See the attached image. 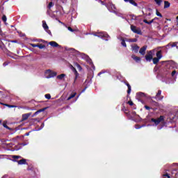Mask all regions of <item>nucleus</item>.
Wrapping results in <instances>:
<instances>
[{
  "mask_svg": "<svg viewBox=\"0 0 178 178\" xmlns=\"http://www.w3.org/2000/svg\"><path fill=\"white\" fill-rule=\"evenodd\" d=\"M42 126H44V123L42 124Z\"/></svg>",
  "mask_w": 178,
  "mask_h": 178,
  "instance_id": "nucleus-60",
  "label": "nucleus"
},
{
  "mask_svg": "<svg viewBox=\"0 0 178 178\" xmlns=\"http://www.w3.org/2000/svg\"><path fill=\"white\" fill-rule=\"evenodd\" d=\"M128 2H129V3L134 6H138V4H137L134 0H128Z\"/></svg>",
  "mask_w": 178,
  "mask_h": 178,
  "instance_id": "nucleus-30",
  "label": "nucleus"
},
{
  "mask_svg": "<svg viewBox=\"0 0 178 178\" xmlns=\"http://www.w3.org/2000/svg\"><path fill=\"white\" fill-rule=\"evenodd\" d=\"M2 92L1 91H0V94Z\"/></svg>",
  "mask_w": 178,
  "mask_h": 178,
  "instance_id": "nucleus-64",
  "label": "nucleus"
},
{
  "mask_svg": "<svg viewBox=\"0 0 178 178\" xmlns=\"http://www.w3.org/2000/svg\"><path fill=\"white\" fill-rule=\"evenodd\" d=\"M121 45L124 47V48L127 47V44H126V40L123 38H121Z\"/></svg>",
  "mask_w": 178,
  "mask_h": 178,
  "instance_id": "nucleus-23",
  "label": "nucleus"
},
{
  "mask_svg": "<svg viewBox=\"0 0 178 178\" xmlns=\"http://www.w3.org/2000/svg\"><path fill=\"white\" fill-rule=\"evenodd\" d=\"M101 74H102V72H99V73L98 74V76H101Z\"/></svg>",
  "mask_w": 178,
  "mask_h": 178,
  "instance_id": "nucleus-53",
  "label": "nucleus"
},
{
  "mask_svg": "<svg viewBox=\"0 0 178 178\" xmlns=\"http://www.w3.org/2000/svg\"><path fill=\"white\" fill-rule=\"evenodd\" d=\"M44 97H45V98H46L47 99H51V95H50V94H46V95H44Z\"/></svg>",
  "mask_w": 178,
  "mask_h": 178,
  "instance_id": "nucleus-42",
  "label": "nucleus"
},
{
  "mask_svg": "<svg viewBox=\"0 0 178 178\" xmlns=\"http://www.w3.org/2000/svg\"><path fill=\"white\" fill-rule=\"evenodd\" d=\"M168 8H170V3L168 1H164V9H168Z\"/></svg>",
  "mask_w": 178,
  "mask_h": 178,
  "instance_id": "nucleus-21",
  "label": "nucleus"
},
{
  "mask_svg": "<svg viewBox=\"0 0 178 178\" xmlns=\"http://www.w3.org/2000/svg\"><path fill=\"white\" fill-rule=\"evenodd\" d=\"M48 33H51V31H49V32Z\"/></svg>",
  "mask_w": 178,
  "mask_h": 178,
  "instance_id": "nucleus-62",
  "label": "nucleus"
},
{
  "mask_svg": "<svg viewBox=\"0 0 178 178\" xmlns=\"http://www.w3.org/2000/svg\"><path fill=\"white\" fill-rule=\"evenodd\" d=\"M99 2H100V3H102V5H104L106 6V5H108V4L105 3L102 0H99Z\"/></svg>",
  "mask_w": 178,
  "mask_h": 178,
  "instance_id": "nucleus-48",
  "label": "nucleus"
},
{
  "mask_svg": "<svg viewBox=\"0 0 178 178\" xmlns=\"http://www.w3.org/2000/svg\"><path fill=\"white\" fill-rule=\"evenodd\" d=\"M24 136H30V132H27L24 134Z\"/></svg>",
  "mask_w": 178,
  "mask_h": 178,
  "instance_id": "nucleus-50",
  "label": "nucleus"
},
{
  "mask_svg": "<svg viewBox=\"0 0 178 178\" xmlns=\"http://www.w3.org/2000/svg\"><path fill=\"white\" fill-rule=\"evenodd\" d=\"M76 92H72L71 93V95H70V97L67 99V101H70V99H72V98H74L76 95Z\"/></svg>",
  "mask_w": 178,
  "mask_h": 178,
  "instance_id": "nucleus-26",
  "label": "nucleus"
},
{
  "mask_svg": "<svg viewBox=\"0 0 178 178\" xmlns=\"http://www.w3.org/2000/svg\"><path fill=\"white\" fill-rule=\"evenodd\" d=\"M162 94V90H159L158 92L156 93V96L154 97L155 99H157L158 101H161V99H163V96H161Z\"/></svg>",
  "mask_w": 178,
  "mask_h": 178,
  "instance_id": "nucleus-8",
  "label": "nucleus"
},
{
  "mask_svg": "<svg viewBox=\"0 0 178 178\" xmlns=\"http://www.w3.org/2000/svg\"><path fill=\"white\" fill-rule=\"evenodd\" d=\"M152 60H153L154 65H158V63H159L160 59L155 57V58H153Z\"/></svg>",
  "mask_w": 178,
  "mask_h": 178,
  "instance_id": "nucleus-25",
  "label": "nucleus"
},
{
  "mask_svg": "<svg viewBox=\"0 0 178 178\" xmlns=\"http://www.w3.org/2000/svg\"><path fill=\"white\" fill-rule=\"evenodd\" d=\"M132 59H134V60H135V62H136V63H140V62H141V58L133 54L131 56Z\"/></svg>",
  "mask_w": 178,
  "mask_h": 178,
  "instance_id": "nucleus-15",
  "label": "nucleus"
},
{
  "mask_svg": "<svg viewBox=\"0 0 178 178\" xmlns=\"http://www.w3.org/2000/svg\"><path fill=\"white\" fill-rule=\"evenodd\" d=\"M158 17H155L154 19H153V20H157Z\"/></svg>",
  "mask_w": 178,
  "mask_h": 178,
  "instance_id": "nucleus-54",
  "label": "nucleus"
},
{
  "mask_svg": "<svg viewBox=\"0 0 178 178\" xmlns=\"http://www.w3.org/2000/svg\"><path fill=\"white\" fill-rule=\"evenodd\" d=\"M2 124V120H0V124Z\"/></svg>",
  "mask_w": 178,
  "mask_h": 178,
  "instance_id": "nucleus-58",
  "label": "nucleus"
},
{
  "mask_svg": "<svg viewBox=\"0 0 178 178\" xmlns=\"http://www.w3.org/2000/svg\"><path fill=\"white\" fill-rule=\"evenodd\" d=\"M0 48H2V46H1V45H0Z\"/></svg>",
  "mask_w": 178,
  "mask_h": 178,
  "instance_id": "nucleus-61",
  "label": "nucleus"
},
{
  "mask_svg": "<svg viewBox=\"0 0 178 178\" xmlns=\"http://www.w3.org/2000/svg\"><path fill=\"white\" fill-rule=\"evenodd\" d=\"M30 45L31 47H33V48H37V47L38 48V44L31 43Z\"/></svg>",
  "mask_w": 178,
  "mask_h": 178,
  "instance_id": "nucleus-43",
  "label": "nucleus"
},
{
  "mask_svg": "<svg viewBox=\"0 0 178 178\" xmlns=\"http://www.w3.org/2000/svg\"><path fill=\"white\" fill-rule=\"evenodd\" d=\"M127 104H129L130 106H133V105H134V103H133V102H131V101H129V102H127Z\"/></svg>",
  "mask_w": 178,
  "mask_h": 178,
  "instance_id": "nucleus-47",
  "label": "nucleus"
},
{
  "mask_svg": "<svg viewBox=\"0 0 178 178\" xmlns=\"http://www.w3.org/2000/svg\"><path fill=\"white\" fill-rule=\"evenodd\" d=\"M17 163H18V165H26V159H22L19 161H17Z\"/></svg>",
  "mask_w": 178,
  "mask_h": 178,
  "instance_id": "nucleus-19",
  "label": "nucleus"
},
{
  "mask_svg": "<svg viewBox=\"0 0 178 178\" xmlns=\"http://www.w3.org/2000/svg\"><path fill=\"white\" fill-rule=\"evenodd\" d=\"M131 20H137V16L134 15H131Z\"/></svg>",
  "mask_w": 178,
  "mask_h": 178,
  "instance_id": "nucleus-36",
  "label": "nucleus"
},
{
  "mask_svg": "<svg viewBox=\"0 0 178 178\" xmlns=\"http://www.w3.org/2000/svg\"><path fill=\"white\" fill-rule=\"evenodd\" d=\"M74 66L77 67L79 72H81L83 70V67H81V65H80V64H79V63H75Z\"/></svg>",
  "mask_w": 178,
  "mask_h": 178,
  "instance_id": "nucleus-20",
  "label": "nucleus"
},
{
  "mask_svg": "<svg viewBox=\"0 0 178 178\" xmlns=\"http://www.w3.org/2000/svg\"><path fill=\"white\" fill-rule=\"evenodd\" d=\"M2 21L6 23V20H8V18H6V15H3L1 18Z\"/></svg>",
  "mask_w": 178,
  "mask_h": 178,
  "instance_id": "nucleus-40",
  "label": "nucleus"
},
{
  "mask_svg": "<svg viewBox=\"0 0 178 178\" xmlns=\"http://www.w3.org/2000/svg\"><path fill=\"white\" fill-rule=\"evenodd\" d=\"M176 73H177V72L176 70H173L171 73L172 77H175V74H176Z\"/></svg>",
  "mask_w": 178,
  "mask_h": 178,
  "instance_id": "nucleus-45",
  "label": "nucleus"
},
{
  "mask_svg": "<svg viewBox=\"0 0 178 178\" xmlns=\"http://www.w3.org/2000/svg\"><path fill=\"white\" fill-rule=\"evenodd\" d=\"M65 76H66V74H61L57 76V79H58V80H63Z\"/></svg>",
  "mask_w": 178,
  "mask_h": 178,
  "instance_id": "nucleus-28",
  "label": "nucleus"
},
{
  "mask_svg": "<svg viewBox=\"0 0 178 178\" xmlns=\"http://www.w3.org/2000/svg\"><path fill=\"white\" fill-rule=\"evenodd\" d=\"M0 104H1V105H3V103H2V102H0Z\"/></svg>",
  "mask_w": 178,
  "mask_h": 178,
  "instance_id": "nucleus-57",
  "label": "nucleus"
},
{
  "mask_svg": "<svg viewBox=\"0 0 178 178\" xmlns=\"http://www.w3.org/2000/svg\"><path fill=\"white\" fill-rule=\"evenodd\" d=\"M95 36L99 37V38H104L106 41H108L109 38H111V36H109L106 33H95Z\"/></svg>",
  "mask_w": 178,
  "mask_h": 178,
  "instance_id": "nucleus-1",
  "label": "nucleus"
},
{
  "mask_svg": "<svg viewBox=\"0 0 178 178\" xmlns=\"http://www.w3.org/2000/svg\"><path fill=\"white\" fill-rule=\"evenodd\" d=\"M131 51L134 52L135 54H138V49H140V47L136 44H131Z\"/></svg>",
  "mask_w": 178,
  "mask_h": 178,
  "instance_id": "nucleus-10",
  "label": "nucleus"
},
{
  "mask_svg": "<svg viewBox=\"0 0 178 178\" xmlns=\"http://www.w3.org/2000/svg\"><path fill=\"white\" fill-rule=\"evenodd\" d=\"M124 83L128 87L127 94H130L131 92V86H130V83L127 81L124 82Z\"/></svg>",
  "mask_w": 178,
  "mask_h": 178,
  "instance_id": "nucleus-17",
  "label": "nucleus"
},
{
  "mask_svg": "<svg viewBox=\"0 0 178 178\" xmlns=\"http://www.w3.org/2000/svg\"><path fill=\"white\" fill-rule=\"evenodd\" d=\"M70 67L71 70H72V72H74V74L75 75V77L74 79V83H76V81L79 78V72H77V70H76V68L74 67L72 65H70Z\"/></svg>",
  "mask_w": 178,
  "mask_h": 178,
  "instance_id": "nucleus-6",
  "label": "nucleus"
},
{
  "mask_svg": "<svg viewBox=\"0 0 178 178\" xmlns=\"http://www.w3.org/2000/svg\"><path fill=\"white\" fill-rule=\"evenodd\" d=\"M177 20H178V16L176 17Z\"/></svg>",
  "mask_w": 178,
  "mask_h": 178,
  "instance_id": "nucleus-59",
  "label": "nucleus"
},
{
  "mask_svg": "<svg viewBox=\"0 0 178 178\" xmlns=\"http://www.w3.org/2000/svg\"><path fill=\"white\" fill-rule=\"evenodd\" d=\"M156 16H159V17H163L162 14H161V13H159V11H158V10H156Z\"/></svg>",
  "mask_w": 178,
  "mask_h": 178,
  "instance_id": "nucleus-39",
  "label": "nucleus"
},
{
  "mask_svg": "<svg viewBox=\"0 0 178 178\" xmlns=\"http://www.w3.org/2000/svg\"><path fill=\"white\" fill-rule=\"evenodd\" d=\"M49 45H51V47H53L54 48H58V47H59V44H58L55 41L49 42Z\"/></svg>",
  "mask_w": 178,
  "mask_h": 178,
  "instance_id": "nucleus-16",
  "label": "nucleus"
},
{
  "mask_svg": "<svg viewBox=\"0 0 178 178\" xmlns=\"http://www.w3.org/2000/svg\"><path fill=\"white\" fill-rule=\"evenodd\" d=\"M151 120L156 124V126H158L161 122H163V120H165V117L163 115H161L159 118H152Z\"/></svg>",
  "mask_w": 178,
  "mask_h": 178,
  "instance_id": "nucleus-2",
  "label": "nucleus"
},
{
  "mask_svg": "<svg viewBox=\"0 0 178 178\" xmlns=\"http://www.w3.org/2000/svg\"><path fill=\"white\" fill-rule=\"evenodd\" d=\"M171 178H178V168H175L172 170Z\"/></svg>",
  "mask_w": 178,
  "mask_h": 178,
  "instance_id": "nucleus-9",
  "label": "nucleus"
},
{
  "mask_svg": "<svg viewBox=\"0 0 178 178\" xmlns=\"http://www.w3.org/2000/svg\"><path fill=\"white\" fill-rule=\"evenodd\" d=\"M143 23H145L146 24H152V23H154V19H152L150 21L143 19Z\"/></svg>",
  "mask_w": 178,
  "mask_h": 178,
  "instance_id": "nucleus-31",
  "label": "nucleus"
},
{
  "mask_svg": "<svg viewBox=\"0 0 178 178\" xmlns=\"http://www.w3.org/2000/svg\"><path fill=\"white\" fill-rule=\"evenodd\" d=\"M124 2H129V0H124Z\"/></svg>",
  "mask_w": 178,
  "mask_h": 178,
  "instance_id": "nucleus-56",
  "label": "nucleus"
},
{
  "mask_svg": "<svg viewBox=\"0 0 178 178\" xmlns=\"http://www.w3.org/2000/svg\"><path fill=\"white\" fill-rule=\"evenodd\" d=\"M106 7L107 8L108 10H109V12H116V6L112 3H108L107 5H106Z\"/></svg>",
  "mask_w": 178,
  "mask_h": 178,
  "instance_id": "nucleus-3",
  "label": "nucleus"
},
{
  "mask_svg": "<svg viewBox=\"0 0 178 178\" xmlns=\"http://www.w3.org/2000/svg\"><path fill=\"white\" fill-rule=\"evenodd\" d=\"M137 97H138V98H144L145 97V93L139 92L137 93Z\"/></svg>",
  "mask_w": 178,
  "mask_h": 178,
  "instance_id": "nucleus-22",
  "label": "nucleus"
},
{
  "mask_svg": "<svg viewBox=\"0 0 178 178\" xmlns=\"http://www.w3.org/2000/svg\"><path fill=\"white\" fill-rule=\"evenodd\" d=\"M6 65H8L6 63H3V66H6Z\"/></svg>",
  "mask_w": 178,
  "mask_h": 178,
  "instance_id": "nucleus-55",
  "label": "nucleus"
},
{
  "mask_svg": "<svg viewBox=\"0 0 178 178\" xmlns=\"http://www.w3.org/2000/svg\"><path fill=\"white\" fill-rule=\"evenodd\" d=\"M13 159H14V162H17V159H22L21 156H16V155H13L12 156Z\"/></svg>",
  "mask_w": 178,
  "mask_h": 178,
  "instance_id": "nucleus-27",
  "label": "nucleus"
},
{
  "mask_svg": "<svg viewBox=\"0 0 178 178\" xmlns=\"http://www.w3.org/2000/svg\"><path fill=\"white\" fill-rule=\"evenodd\" d=\"M154 1L159 5V6H161V4L162 3V0H154Z\"/></svg>",
  "mask_w": 178,
  "mask_h": 178,
  "instance_id": "nucleus-38",
  "label": "nucleus"
},
{
  "mask_svg": "<svg viewBox=\"0 0 178 178\" xmlns=\"http://www.w3.org/2000/svg\"><path fill=\"white\" fill-rule=\"evenodd\" d=\"M48 33H51V31H49V32Z\"/></svg>",
  "mask_w": 178,
  "mask_h": 178,
  "instance_id": "nucleus-63",
  "label": "nucleus"
},
{
  "mask_svg": "<svg viewBox=\"0 0 178 178\" xmlns=\"http://www.w3.org/2000/svg\"><path fill=\"white\" fill-rule=\"evenodd\" d=\"M122 111H123L124 112H126V111H127V109H126V108H122Z\"/></svg>",
  "mask_w": 178,
  "mask_h": 178,
  "instance_id": "nucleus-51",
  "label": "nucleus"
},
{
  "mask_svg": "<svg viewBox=\"0 0 178 178\" xmlns=\"http://www.w3.org/2000/svg\"><path fill=\"white\" fill-rule=\"evenodd\" d=\"M47 109H48V107H44L43 108L38 110L33 113L32 118H34V116H37V115H38V113H41V112H44V111H47Z\"/></svg>",
  "mask_w": 178,
  "mask_h": 178,
  "instance_id": "nucleus-12",
  "label": "nucleus"
},
{
  "mask_svg": "<svg viewBox=\"0 0 178 178\" xmlns=\"http://www.w3.org/2000/svg\"><path fill=\"white\" fill-rule=\"evenodd\" d=\"M54 5H55V4L54 3V2L51 1V2L49 3V5L47 6L48 9H51V8L52 6H54Z\"/></svg>",
  "mask_w": 178,
  "mask_h": 178,
  "instance_id": "nucleus-37",
  "label": "nucleus"
},
{
  "mask_svg": "<svg viewBox=\"0 0 178 178\" xmlns=\"http://www.w3.org/2000/svg\"><path fill=\"white\" fill-rule=\"evenodd\" d=\"M152 104H154L155 106H159V104L154 100H152Z\"/></svg>",
  "mask_w": 178,
  "mask_h": 178,
  "instance_id": "nucleus-41",
  "label": "nucleus"
},
{
  "mask_svg": "<svg viewBox=\"0 0 178 178\" xmlns=\"http://www.w3.org/2000/svg\"><path fill=\"white\" fill-rule=\"evenodd\" d=\"M176 47L177 49H178V42H170L166 46L165 48L169 49V48H175Z\"/></svg>",
  "mask_w": 178,
  "mask_h": 178,
  "instance_id": "nucleus-7",
  "label": "nucleus"
},
{
  "mask_svg": "<svg viewBox=\"0 0 178 178\" xmlns=\"http://www.w3.org/2000/svg\"><path fill=\"white\" fill-rule=\"evenodd\" d=\"M12 42H17V40H13Z\"/></svg>",
  "mask_w": 178,
  "mask_h": 178,
  "instance_id": "nucleus-52",
  "label": "nucleus"
},
{
  "mask_svg": "<svg viewBox=\"0 0 178 178\" xmlns=\"http://www.w3.org/2000/svg\"><path fill=\"white\" fill-rule=\"evenodd\" d=\"M153 58H154V56H152V50L149 51L145 56V58L147 62H151Z\"/></svg>",
  "mask_w": 178,
  "mask_h": 178,
  "instance_id": "nucleus-5",
  "label": "nucleus"
},
{
  "mask_svg": "<svg viewBox=\"0 0 178 178\" xmlns=\"http://www.w3.org/2000/svg\"><path fill=\"white\" fill-rule=\"evenodd\" d=\"M128 42H137V38L129 39Z\"/></svg>",
  "mask_w": 178,
  "mask_h": 178,
  "instance_id": "nucleus-35",
  "label": "nucleus"
},
{
  "mask_svg": "<svg viewBox=\"0 0 178 178\" xmlns=\"http://www.w3.org/2000/svg\"><path fill=\"white\" fill-rule=\"evenodd\" d=\"M131 30L135 34H139L140 35H141V34H143V33L141 32V29H140V28H137V26H136L134 25H131Z\"/></svg>",
  "mask_w": 178,
  "mask_h": 178,
  "instance_id": "nucleus-4",
  "label": "nucleus"
},
{
  "mask_svg": "<svg viewBox=\"0 0 178 178\" xmlns=\"http://www.w3.org/2000/svg\"><path fill=\"white\" fill-rule=\"evenodd\" d=\"M156 56L158 59L161 60L162 58V51H158L156 54Z\"/></svg>",
  "mask_w": 178,
  "mask_h": 178,
  "instance_id": "nucleus-18",
  "label": "nucleus"
},
{
  "mask_svg": "<svg viewBox=\"0 0 178 178\" xmlns=\"http://www.w3.org/2000/svg\"><path fill=\"white\" fill-rule=\"evenodd\" d=\"M42 27L43 29H44V30L47 31V30H48L49 29V27L48 26V25L47 24V22H42Z\"/></svg>",
  "mask_w": 178,
  "mask_h": 178,
  "instance_id": "nucleus-29",
  "label": "nucleus"
},
{
  "mask_svg": "<svg viewBox=\"0 0 178 178\" xmlns=\"http://www.w3.org/2000/svg\"><path fill=\"white\" fill-rule=\"evenodd\" d=\"M145 51H147V45H145L140 49L139 54L144 56V55H145Z\"/></svg>",
  "mask_w": 178,
  "mask_h": 178,
  "instance_id": "nucleus-13",
  "label": "nucleus"
},
{
  "mask_svg": "<svg viewBox=\"0 0 178 178\" xmlns=\"http://www.w3.org/2000/svg\"><path fill=\"white\" fill-rule=\"evenodd\" d=\"M47 72L49 73L47 79H51V77H55L58 73L56 72H51V70H47Z\"/></svg>",
  "mask_w": 178,
  "mask_h": 178,
  "instance_id": "nucleus-11",
  "label": "nucleus"
},
{
  "mask_svg": "<svg viewBox=\"0 0 178 178\" xmlns=\"http://www.w3.org/2000/svg\"><path fill=\"white\" fill-rule=\"evenodd\" d=\"M3 105L4 106H7L8 108H17V106L10 105V104H3Z\"/></svg>",
  "mask_w": 178,
  "mask_h": 178,
  "instance_id": "nucleus-32",
  "label": "nucleus"
},
{
  "mask_svg": "<svg viewBox=\"0 0 178 178\" xmlns=\"http://www.w3.org/2000/svg\"><path fill=\"white\" fill-rule=\"evenodd\" d=\"M30 116H31V113L23 114L22 118V122H24V120H27V119H29Z\"/></svg>",
  "mask_w": 178,
  "mask_h": 178,
  "instance_id": "nucleus-14",
  "label": "nucleus"
},
{
  "mask_svg": "<svg viewBox=\"0 0 178 178\" xmlns=\"http://www.w3.org/2000/svg\"><path fill=\"white\" fill-rule=\"evenodd\" d=\"M3 126L5 127V129H7L8 130H12V128L8 126V122L6 121H3Z\"/></svg>",
  "mask_w": 178,
  "mask_h": 178,
  "instance_id": "nucleus-24",
  "label": "nucleus"
},
{
  "mask_svg": "<svg viewBox=\"0 0 178 178\" xmlns=\"http://www.w3.org/2000/svg\"><path fill=\"white\" fill-rule=\"evenodd\" d=\"M38 48H39L40 49H43V48H45V44H38Z\"/></svg>",
  "mask_w": 178,
  "mask_h": 178,
  "instance_id": "nucleus-34",
  "label": "nucleus"
},
{
  "mask_svg": "<svg viewBox=\"0 0 178 178\" xmlns=\"http://www.w3.org/2000/svg\"><path fill=\"white\" fill-rule=\"evenodd\" d=\"M67 29H68L69 31H71V33H74V31H76V30L72 29V27H70V26H68Z\"/></svg>",
  "mask_w": 178,
  "mask_h": 178,
  "instance_id": "nucleus-44",
  "label": "nucleus"
},
{
  "mask_svg": "<svg viewBox=\"0 0 178 178\" xmlns=\"http://www.w3.org/2000/svg\"><path fill=\"white\" fill-rule=\"evenodd\" d=\"M170 177H172V175H170L168 172L163 175V178H170Z\"/></svg>",
  "mask_w": 178,
  "mask_h": 178,
  "instance_id": "nucleus-33",
  "label": "nucleus"
},
{
  "mask_svg": "<svg viewBox=\"0 0 178 178\" xmlns=\"http://www.w3.org/2000/svg\"><path fill=\"white\" fill-rule=\"evenodd\" d=\"M145 108L147 109V111H149V109H151V107L146 105L145 106Z\"/></svg>",
  "mask_w": 178,
  "mask_h": 178,
  "instance_id": "nucleus-49",
  "label": "nucleus"
},
{
  "mask_svg": "<svg viewBox=\"0 0 178 178\" xmlns=\"http://www.w3.org/2000/svg\"><path fill=\"white\" fill-rule=\"evenodd\" d=\"M7 52H8V53L7 54L8 56H10V58H15V57L10 56V54H12V52L9 51V50H7Z\"/></svg>",
  "mask_w": 178,
  "mask_h": 178,
  "instance_id": "nucleus-46",
  "label": "nucleus"
}]
</instances>
